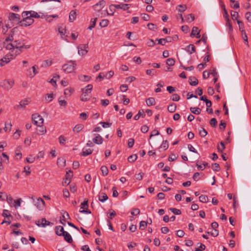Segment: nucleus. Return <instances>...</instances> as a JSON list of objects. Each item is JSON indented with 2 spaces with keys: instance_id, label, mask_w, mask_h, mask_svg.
Masks as SVG:
<instances>
[{
  "instance_id": "603ef678",
  "label": "nucleus",
  "mask_w": 251,
  "mask_h": 251,
  "mask_svg": "<svg viewBox=\"0 0 251 251\" xmlns=\"http://www.w3.org/2000/svg\"><path fill=\"white\" fill-rule=\"evenodd\" d=\"M175 60L174 59L170 58L167 59L166 64L170 66H173L175 65Z\"/></svg>"
},
{
  "instance_id": "4be33fe9",
  "label": "nucleus",
  "mask_w": 251,
  "mask_h": 251,
  "mask_svg": "<svg viewBox=\"0 0 251 251\" xmlns=\"http://www.w3.org/2000/svg\"><path fill=\"white\" fill-rule=\"evenodd\" d=\"M74 88L70 87L65 89L64 94L66 97H70L74 93Z\"/></svg>"
},
{
  "instance_id": "2eb2a0df",
  "label": "nucleus",
  "mask_w": 251,
  "mask_h": 251,
  "mask_svg": "<svg viewBox=\"0 0 251 251\" xmlns=\"http://www.w3.org/2000/svg\"><path fill=\"white\" fill-rule=\"evenodd\" d=\"M82 91V94L80 97L81 100L83 101H87L88 100H89V98L90 97L89 95L91 93H88V92H87L86 91Z\"/></svg>"
},
{
  "instance_id": "13d9d810",
  "label": "nucleus",
  "mask_w": 251,
  "mask_h": 251,
  "mask_svg": "<svg viewBox=\"0 0 251 251\" xmlns=\"http://www.w3.org/2000/svg\"><path fill=\"white\" fill-rule=\"evenodd\" d=\"M58 140H59V143L61 145H64L65 144L66 140V138L64 136L60 135L58 138Z\"/></svg>"
},
{
  "instance_id": "72a5a7b5",
  "label": "nucleus",
  "mask_w": 251,
  "mask_h": 251,
  "mask_svg": "<svg viewBox=\"0 0 251 251\" xmlns=\"http://www.w3.org/2000/svg\"><path fill=\"white\" fill-rule=\"evenodd\" d=\"M176 109V105L175 103H172L171 104H170L168 106V110L171 112L173 113L175 112Z\"/></svg>"
},
{
  "instance_id": "6ab92c4d",
  "label": "nucleus",
  "mask_w": 251,
  "mask_h": 251,
  "mask_svg": "<svg viewBox=\"0 0 251 251\" xmlns=\"http://www.w3.org/2000/svg\"><path fill=\"white\" fill-rule=\"evenodd\" d=\"M88 205H81L79 212L81 213L90 214L91 212L90 210L88 209Z\"/></svg>"
},
{
  "instance_id": "f03ea898",
  "label": "nucleus",
  "mask_w": 251,
  "mask_h": 251,
  "mask_svg": "<svg viewBox=\"0 0 251 251\" xmlns=\"http://www.w3.org/2000/svg\"><path fill=\"white\" fill-rule=\"evenodd\" d=\"M13 43L14 49H19L20 52H18V54L22 52L24 49H28L30 48V45H25L22 41L20 40H15Z\"/></svg>"
},
{
  "instance_id": "f704fd0d",
  "label": "nucleus",
  "mask_w": 251,
  "mask_h": 251,
  "mask_svg": "<svg viewBox=\"0 0 251 251\" xmlns=\"http://www.w3.org/2000/svg\"><path fill=\"white\" fill-rule=\"evenodd\" d=\"M200 201L202 203H206L208 201V198L207 196L201 195L199 197Z\"/></svg>"
},
{
  "instance_id": "79ce46f5",
  "label": "nucleus",
  "mask_w": 251,
  "mask_h": 251,
  "mask_svg": "<svg viewBox=\"0 0 251 251\" xmlns=\"http://www.w3.org/2000/svg\"><path fill=\"white\" fill-rule=\"evenodd\" d=\"M11 127L12 124L10 122H5L4 130L5 132L10 131L11 130Z\"/></svg>"
},
{
  "instance_id": "0e129e2a",
  "label": "nucleus",
  "mask_w": 251,
  "mask_h": 251,
  "mask_svg": "<svg viewBox=\"0 0 251 251\" xmlns=\"http://www.w3.org/2000/svg\"><path fill=\"white\" fill-rule=\"evenodd\" d=\"M210 125L213 127H216L217 124L216 119L214 118L211 119L210 121Z\"/></svg>"
},
{
  "instance_id": "69168bd1",
  "label": "nucleus",
  "mask_w": 251,
  "mask_h": 251,
  "mask_svg": "<svg viewBox=\"0 0 251 251\" xmlns=\"http://www.w3.org/2000/svg\"><path fill=\"white\" fill-rule=\"evenodd\" d=\"M29 17L31 18H38L40 17V16L37 12H36L35 11H30V14Z\"/></svg>"
},
{
  "instance_id": "473e14b6",
  "label": "nucleus",
  "mask_w": 251,
  "mask_h": 251,
  "mask_svg": "<svg viewBox=\"0 0 251 251\" xmlns=\"http://www.w3.org/2000/svg\"><path fill=\"white\" fill-rule=\"evenodd\" d=\"M190 110L192 113H193L194 114H196V115H199L201 112V109L199 107H191L190 108Z\"/></svg>"
},
{
  "instance_id": "7c9ffc66",
  "label": "nucleus",
  "mask_w": 251,
  "mask_h": 251,
  "mask_svg": "<svg viewBox=\"0 0 251 251\" xmlns=\"http://www.w3.org/2000/svg\"><path fill=\"white\" fill-rule=\"evenodd\" d=\"M115 11V5L111 4L109 6V11H107V14L108 15H113Z\"/></svg>"
},
{
  "instance_id": "b1692460",
  "label": "nucleus",
  "mask_w": 251,
  "mask_h": 251,
  "mask_svg": "<svg viewBox=\"0 0 251 251\" xmlns=\"http://www.w3.org/2000/svg\"><path fill=\"white\" fill-rule=\"evenodd\" d=\"M52 60H46L43 61L41 64V67L43 68H47L50 66L52 64Z\"/></svg>"
},
{
  "instance_id": "338daca9",
  "label": "nucleus",
  "mask_w": 251,
  "mask_h": 251,
  "mask_svg": "<svg viewBox=\"0 0 251 251\" xmlns=\"http://www.w3.org/2000/svg\"><path fill=\"white\" fill-rule=\"evenodd\" d=\"M220 167L219 164L215 163L212 164V169L214 171H219L220 170Z\"/></svg>"
},
{
  "instance_id": "393cba45",
  "label": "nucleus",
  "mask_w": 251,
  "mask_h": 251,
  "mask_svg": "<svg viewBox=\"0 0 251 251\" xmlns=\"http://www.w3.org/2000/svg\"><path fill=\"white\" fill-rule=\"evenodd\" d=\"M3 46L6 50H14V47L13 45V43H8L7 42H3Z\"/></svg>"
},
{
  "instance_id": "6e6d98bb",
  "label": "nucleus",
  "mask_w": 251,
  "mask_h": 251,
  "mask_svg": "<svg viewBox=\"0 0 251 251\" xmlns=\"http://www.w3.org/2000/svg\"><path fill=\"white\" fill-rule=\"evenodd\" d=\"M169 147V144L167 140H164L163 141L160 148H163L165 150H167Z\"/></svg>"
},
{
  "instance_id": "bf43d9fd",
  "label": "nucleus",
  "mask_w": 251,
  "mask_h": 251,
  "mask_svg": "<svg viewBox=\"0 0 251 251\" xmlns=\"http://www.w3.org/2000/svg\"><path fill=\"white\" fill-rule=\"evenodd\" d=\"M93 89V85L92 84H88L86 87L82 89V91H86L88 93H91Z\"/></svg>"
},
{
  "instance_id": "a19ab883",
  "label": "nucleus",
  "mask_w": 251,
  "mask_h": 251,
  "mask_svg": "<svg viewBox=\"0 0 251 251\" xmlns=\"http://www.w3.org/2000/svg\"><path fill=\"white\" fill-rule=\"evenodd\" d=\"M83 128V126L81 124L76 125L73 129V131L74 132H76V133H78Z\"/></svg>"
},
{
  "instance_id": "a211bd4d",
  "label": "nucleus",
  "mask_w": 251,
  "mask_h": 251,
  "mask_svg": "<svg viewBox=\"0 0 251 251\" xmlns=\"http://www.w3.org/2000/svg\"><path fill=\"white\" fill-rule=\"evenodd\" d=\"M30 102L29 99H25L22 100H21L20 102V104L19 105L17 106V107H21V108H25V106L27 105Z\"/></svg>"
},
{
  "instance_id": "e2e57ef3",
  "label": "nucleus",
  "mask_w": 251,
  "mask_h": 251,
  "mask_svg": "<svg viewBox=\"0 0 251 251\" xmlns=\"http://www.w3.org/2000/svg\"><path fill=\"white\" fill-rule=\"evenodd\" d=\"M147 26L148 28L151 30H155L156 29H157V26L152 23L148 24Z\"/></svg>"
},
{
  "instance_id": "bb28decb",
  "label": "nucleus",
  "mask_w": 251,
  "mask_h": 251,
  "mask_svg": "<svg viewBox=\"0 0 251 251\" xmlns=\"http://www.w3.org/2000/svg\"><path fill=\"white\" fill-rule=\"evenodd\" d=\"M21 147H18L15 151V158L16 159H20L22 158V154L21 152Z\"/></svg>"
},
{
  "instance_id": "7ed1b4c3",
  "label": "nucleus",
  "mask_w": 251,
  "mask_h": 251,
  "mask_svg": "<svg viewBox=\"0 0 251 251\" xmlns=\"http://www.w3.org/2000/svg\"><path fill=\"white\" fill-rule=\"evenodd\" d=\"M33 123L39 127H42L44 123L42 117L37 113H34L32 115Z\"/></svg>"
},
{
  "instance_id": "4468645a",
  "label": "nucleus",
  "mask_w": 251,
  "mask_h": 251,
  "mask_svg": "<svg viewBox=\"0 0 251 251\" xmlns=\"http://www.w3.org/2000/svg\"><path fill=\"white\" fill-rule=\"evenodd\" d=\"M66 232L64 230L63 227L61 226H57L55 227V233L58 236H63Z\"/></svg>"
},
{
  "instance_id": "2f4dec72",
  "label": "nucleus",
  "mask_w": 251,
  "mask_h": 251,
  "mask_svg": "<svg viewBox=\"0 0 251 251\" xmlns=\"http://www.w3.org/2000/svg\"><path fill=\"white\" fill-rule=\"evenodd\" d=\"M141 116H142V117H144L145 116V114H144V111L143 109L139 111L137 114H136L134 117V119L135 120H138Z\"/></svg>"
},
{
  "instance_id": "423d86ee",
  "label": "nucleus",
  "mask_w": 251,
  "mask_h": 251,
  "mask_svg": "<svg viewBox=\"0 0 251 251\" xmlns=\"http://www.w3.org/2000/svg\"><path fill=\"white\" fill-rule=\"evenodd\" d=\"M73 176V172L71 170L67 171L65 175V178L62 181V184L63 186L68 185L71 182V177Z\"/></svg>"
},
{
  "instance_id": "1a4fd4ad",
  "label": "nucleus",
  "mask_w": 251,
  "mask_h": 251,
  "mask_svg": "<svg viewBox=\"0 0 251 251\" xmlns=\"http://www.w3.org/2000/svg\"><path fill=\"white\" fill-rule=\"evenodd\" d=\"M105 5V1L100 0L98 3L93 6L94 10L97 12H100Z\"/></svg>"
},
{
  "instance_id": "5701e85b",
  "label": "nucleus",
  "mask_w": 251,
  "mask_h": 251,
  "mask_svg": "<svg viewBox=\"0 0 251 251\" xmlns=\"http://www.w3.org/2000/svg\"><path fill=\"white\" fill-rule=\"evenodd\" d=\"M146 103L148 106L154 105L156 103L155 100L154 98H149L146 100Z\"/></svg>"
},
{
  "instance_id": "ea45409f",
  "label": "nucleus",
  "mask_w": 251,
  "mask_h": 251,
  "mask_svg": "<svg viewBox=\"0 0 251 251\" xmlns=\"http://www.w3.org/2000/svg\"><path fill=\"white\" fill-rule=\"evenodd\" d=\"M108 218L110 219H113V218L116 215V212L112 209H110L109 210V212L108 213Z\"/></svg>"
},
{
  "instance_id": "37998d69",
  "label": "nucleus",
  "mask_w": 251,
  "mask_h": 251,
  "mask_svg": "<svg viewBox=\"0 0 251 251\" xmlns=\"http://www.w3.org/2000/svg\"><path fill=\"white\" fill-rule=\"evenodd\" d=\"M109 21L107 19H103L100 23V25L102 27H104L108 25Z\"/></svg>"
},
{
  "instance_id": "3c124183",
  "label": "nucleus",
  "mask_w": 251,
  "mask_h": 251,
  "mask_svg": "<svg viewBox=\"0 0 251 251\" xmlns=\"http://www.w3.org/2000/svg\"><path fill=\"white\" fill-rule=\"evenodd\" d=\"M2 158L3 162H5L6 164L9 163V157L4 152L2 153Z\"/></svg>"
},
{
  "instance_id": "cd10ccee",
  "label": "nucleus",
  "mask_w": 251,
  "mask_h": 251,
  "mask_svg": "<svg viewBox=\"0 0 251 251\" xmlns=\"http://www.w3.org/2000/svg\"><path fill=\"white\" fill-rule=\"evenodd\" d=\"M76 14L75 10H72L69 15V21L73 22L76 18Z\"/></svg>"
},
{
  "instance_id": "49530a36",
  "label": "nucleus",
  "mask_w": 251,
  "mask_h": 251,
  "mask_svg": "<svg viewBox=\"0 0 251 251\" xmlns=\"http://www.w3.org/2000/svg\"><path fill=\"white\" fill-rule=\"evenodd\" d=\"M100 170L103 176H105L107 175L108 173V170L105 166H102L100 168Z\"/></svg>"
},
{
  "instance_id": "c9c22d12",
  "label": "nucleus",
  "mask_w": 251,
  "mask_h": 251,
  "mask_svg": "<svg viewBox=\"0 0 251 251\" xmlns=\"http://www.w3.org/2000/svg\"><path fill=\"white\" fill-rule=\"evenodd\" d=\"M63 217V220L65 222L66 220L69 219L70 218V216L67 212L66 211L62 210L61 212Z\"/></svg>"
},
{
  "instance_id": "a18cd8bd",
  "label": "nucleus",
  "mask_w": 251,
  "mask_h": 251,
  "mask_svg": "<svg viewBox=\"0 0 251 251\" xmlns=\"http://www.w3.org/2000/svg\"><path fill=\"white\" fill-rule=\"evenodd\" d=\"M58 32L60 33V35L61 36L62 38L63 37V36L65 35L66 32V30L65 28L61 26L58 27Z\"/></svg>"
},
{
  "instance_id": "c756f323",
  "label": "nucleus",
  "mask_w": 251,
  "mask_h": 251,
  "mask_svg": "<svg viewBox=\"0 0 251 251\" xmlns=\"http://www.w3.org/2000/svg\"><path fill=\"white\" fill-rule=\"evenodd\" d=\"M91 78L90 76L87 75H80L78 76V79L82 81H89Z\"/></svg>"
},
{
  "instance_id": "e433bc0d",
  "label": "nucleus",
  "mask_w": 251,
  "mask_h": 251,
  "mask_svg": "<svg viewBox=\"0 0 251 251\" xmlns=\"http://www.w3.org/2000/svg\"><path fill=\"white\" fill-rule=\"evenodd\" d=\"M31 199L33 200L32 202L36 203V204H45V201L41 198H37L36 201L33 197H32Z\"/></svg>"
},
{
  "instance_id": "f3484780",
  "label": "nucleus",
  "mask_w": 251,
  "mask_h": 251,
  "mask_svg": "<svg viewBox=\"0 0 251 251\" xmlns=\"http://www.w3.org/2000/svg\"><path fill=\"white\" fill-rule=\"evenodd\" d=\"M93 141L96 144L100 145L103 142V138L100 134H97L96 137L93 139Z\"/></svg>"
},
{
  "instance_id": "09e8293b",
  "label": "nucleus",
  "mask_w": 251,
  "mask_h": 251,
  "mask_svg": "<svg viewBox=\"0 0 251 251\" xmlns=\"http://www.w3.org/2000/svg\"><path fill=\"white\" fill-rule=\"evenodd\" d=\"M92 153V150L88 149L86 150L85 151H83L81 153V155L85 156L87 155H88L89 154H91Z\"/></svg>"
},
{
  "instance_id": "5fc2aeb1",
  "label": "nucleus",
  "mask_w": 251,
  "mask_h": 251,
  "mask_svg": "<svg viewBox=\"0 0 251 251\" xmlns=\"http://www.w3.org/2000/svg\"><path fill=\"white\" fill-rule=\"evenodd\" d=\"M169 210L176 215H180L181 214V211L179 209L176 208H171L169 209Z\"/></svg>"
},
{
  "instance_id": "ddd939ff",
  "label": "nucleus",
  "mask_w": 251,
  "mask_h": 251,
  "mask_svg": "<svg viewBox=\"0 0 251 251\" xmlns=\"http://www.w3.org/2000/svg\"><path fill=\"white\" fill-rule=\"evenodd\" d=\"M173 38L168 36L165 38H161V39H157L156 40L158 41V44H161L162 45H164L165 42H171Z\"/></svg>"
},
{
  "instance_id": "39448f33",
  "label": "nucleus",
  "mask_w": 251,
  "mask_h": 251,
  "mask_svg": "<svg viewBox=\"0 0 251 251\" xmlns=\"http://www.w3.org/2000/svg\"><path fill=\"white\" fill-rule=\"evenodd\" d=\"M34 22V20L30 17L24 18L23 20L19 22L20 26H28L31 25Z\"/></svg>"
},
{
  "instance_id": "20e7f679",
  "label": "nucleus",
  "mask_w": 251,
  "mask_h": 251,
  "mask_svg": "<svg viewBox=\"0 0 251 251\" xmlns=\"http://www.w3.org/2000/svg\"><path fill=\"white\" fill-rule=\"evenodd\" d=\"M15 58V56L10 53L6 54L3 57L0 59V67L3 66L8 64L11 60Z\"/></svg>"
},
{
  "instance_id": "4d7b16f0",
  "label": "nucleus",
  "mask_w": 251,
  "mask_h": 251,
  "mask_svg": "<svg viewBox=\"0 0 251 251\" xmlns=\"http://www.w3.org/2000/svg\"><path fill=\"white\" fill-rule=\"evenodd\" d=\"M199 134L201 137H204L207 134V132L204 128H202L199 130Z\"/></svg>"
},
{
  "instance_id": "9d476101",
  "label": "nucleus",
  "mask_w": 251,
  "mask_h": 251,
  "mask_svg": "<svg viewBox=\"0 0 251 251\" xmlns=\"http://www.w3.org/2000/svg\"><path fill=\"white\" fill-rule=\"evenodd\" d=\"M36 224L38 226L46 227L47 226L52 225L53 224L48 221H47L45 218H42L41 220L38 221L36 222Z\"/></svg>"
},
{
  "instance_id": "680f3d73",
  "label": "nucleus",
  "mask_w": 251,
  "mask_h": 251,
  "mask_svg": "<svg viewBox=\"0 0 251 251\" xmlns=\"http://www.w3.org/2000/svg\"><path fill=\"white\" fill-rule=\"evenodd\" d=\"M171 99L173 101H177L179 100L180 97L178 95H177L176 94H174L172 95V96L171 97Z\"/></svg>"
},
{
  "instance_id": "f8f14e48",
  "label": "nucleus",
  "mask_w": 251,
  "mask_h": 251,
  "mask_svg": "<svg viewBox=\"0 0 251 251\" xmlns=\"http://www.w3.org/2000/svg\"><path fill=\"white\" fill-rule=\"evenodd\" d=\"M17 30V27H14L11 29L10 31V33L9 34L8 36H7L4 42H11L13 41L14 40L13 35L14 34V32H16Z\"/></svg>"
},
{
  "instance_id": "4c0bfd02",
  "label": "nucleus",
  "mask_w": 251,
  "mask_h": 251,
  "mask_svg": "<svg viewBox=\"0 0 251 251\" xmlns=\"http://www.w3.org/2000/svg\"><path fill=\"white\" fill-rule=\"evenodd\" d=\"M176 8V9L178 10V12H182L186 10V9H187V6L185 4H180L177 5Z\"/></svg>"
},
{
  "instance_id": "c03bdc74",
  "label": "nucleus",
  "mask_w": 251,
  "mask_h": 251,
  "mask_svg": "<svg viewBox=\"0 0 251 251\" xmlns=\"http://www.w3.org/2000/svg\"><path fill=\"white\" fill-rule=\"evenodd\" d=\"M195 20V16L193 14H188L186 17V21L187 22L190 23Z\"/></svg>"
},
{
  "instance_id": "0eeeda50",
  "label": "nucleus",
  "mask_w": 251,
  "mask_h": 251,
  "mask_svg": "<svg viewBox=\"0 0 251 251\" xmlns=\"http://www.w3.org/2000/svg\"><path fill=\"white\" fill-rule=\"evenodd\" d=\"M88 46L87 44H81L78 46V53L80 55H85L88 50H86Z\"/></svg>"
},
{
  "instance_id": "8fccbe9b",
  "label": "nucleus",
  "mask_w": 251,
  "mask_h": 251,
  "mask_svg": "<svg viewBox=\"0 0 251 251\" xmlns=\"http://www.w3.org/2000/svg\"><path fill=\"white\" fill-rule=\"evenodd\" d=\"M147 226V223H146L145 221H142L140 222L139 228L141 230H144Z\"/></svg>"
},
{
  "instance_id": "58836bf2",
  "label": "nucleus",
  "mask_w": 251,
  "mask_h": 251,
  "mask_svg": "<svg viewBox=\"0 0 251 251\" xmlns=\"http://www.w3.org/2000/svg\"><path fill=\"white\" fill-rule=\"evenodd\" d=\"M2 215L5 217L7 219H9L10 218H12L10 212L7 210H3V213L2 214Z\"/></svg>"
},
{
  "instance_id": "412c9836",
  "label": "nucleus",
  "mask_w": 251,
  "mask_h": 251,
  "mask_svg": "<svg viewBox=\"0 0 251 251\" xmlns=\"http://www.w3.org/2000/svg\"><path fill=\"white\" fill-rule=\"evenodd\" d=\"M186 50L190 54H192L196 51V48L193 44H190L186 47Z\"/></svg>"
},
{
  "instance_id": "de8ad7c7",
  "label": "nucleus",
  "mask_w": 251,
  "mask_h": 251,
  "mask_svg": "<svg viewBox=\"0 0 251 251\" xmlns=\"http://www.w3.org/2000/svg\"><path fill=\"white\" fill-rule=\"evenodd\" d=\"M97 19H98V18H94V19L91 20V25L88 27V29L92 30V28L95 26Z\"/></svg>"
},
{
  "instance_id": "774afa93",
  "label": "nucleus",
  "mask_w": 251,
  "mask_h": 251,
  "mask_svg": "<svg viewBox=\"0 0 251 251\" xmlns=\"http://www.w3.org/2000/svg\"><path fill=\"white\" fill-rule=\"evenodd\" d=\"M140 210L138 208H134L133 209V210L131 212V215L133 216H137L140 214Z\"/></svg>"
},
{
  "instance_id": "052dcab7",
  "label": "nucleus",
  "mask_w": 251,
  "mask_h": 251,
  "mask_svg": "<svg viewBox=\"0 0 251 251\" xmlns=\"http://www.w3.org/2000/svg\"><path fill=\"white\" fill-rule=\"evenodd\" d=\"M231 16L232 17V19L234 20H237V18L238 17V13L236 11H231Z\"/></svg>"
},
{
  "instance_id": "aec40b11",
  "label": "nucleus",
  "mask_w": 251,
  "mask_h": 251,
  "mask_svg": "<svg viewBox=\"0 0 251 251\" xmlns=\"http://www.w3.org/2000/svg\"><path fill=\"white\" fill-rule=\"evenodd\" d=\"M189 82L192 86H196L198 84L199 81L196 77L190 76L189 78Z\"/></svg>"
},
{
  "instance_id": "9b49d317",
  "label": "nucleus",
  "mask_w": 251,
  "mask_h": 251,
  "mask_svg": "<svg viewBox=\"0 0 251 251\" xmlns=\"http://www.w3.org/2000/svg\"><path fill=\"white\" fill-rule=\"evenodd\" d=\"M2 84L5 89L9 90L12 87L14 82L12 80H6L3 81Z\"/></svg>"
},
{
  "instance_id": "864d4df0",
  "label": "nucleus",
  "mask_w": 251,
  "mask_h": 251,
  "mask_svg": "<svg viewBox=\"0 0 251 251\" xmlns=\"http://www.w3.org/2000/svg\"><path fill=\"white\" fill-rule=\"evenodd\" d=\"M137 158V156L136 154H132L128 157L127 159L129 162H133L136 160Z\"/></svg>"
},
{
  "instance_id": "dca6fc26",
  "label": "nucleus",
  "mask_w": 251,
  "mask_h": 251,
  "mask_svg": "<svg viewBox=\"0 0 251 251\" xmlns=\"http://www.w3.org/2000/svg\"><path fill=\"white\" fill-rule=\"evenodd\" d=\"M191 36H196L197 38H200L201 36L200 35V30L196 26H194L191 33Z\"/></svg>"
},
{
  "instance_id": "f257e3e1",
  "label": "nucleus",
  "mask_w": 251,
  "mask_h": 251,
  "mask_svg": "<svg viewBox=\"0 0 251 251\" xmlns=\"http://www.w3.org/2000/svg\"><path fill=\"white\" fill-rule=\"evenodd\" d=\"M76 66L75 61H70L62 66V69L66 73H71L73 72Z\"/></svg>"
},
{
  "instance_id": "6e6552de",
  "label": "nucleus",
  "mask_w": 251,
  "mask_h": 251,
  "mask_svg": "<svg viewBox=\"0 0 251 251\" xmlns=\"http://www.w3.org/2000/svg\"><path fill=\"white\" fill-rule=\"evenodd\" d=\"M9 20L12 23H18L19 24L20 16L18 14L10 13L8 16Z\"/></svg>"
},
{
  "instance_id": "a878e982",
  "label": "nucleus",
  "mask_w": 251,
  "mask_h": 251,
  "mask_svg": "<svg viewBox=\"0 0 251 251\" xmlns=\"http://www.w3.org/2000/svg\"><path fill=\"white\" fill-rule=\"evenodd\" d=\"M64 237V239L69 243H71L73 242V239L71 235L67 232H66L63 235Z\"/></svg>"
},
{
  "instance_id": "c85d7f7f",
  "label": "nucleus",
  "mask_w": 251,
  "mask_h": 251,
  "mask_svg": "<svg viewBox=\"0 0 251 251\" xmlns=\"http://www.w3.org/2000/svg\"><path fill=\"white\" fill-rule=\"evenodd\" d=\"M108 197L105 193H101L99 196V200L103 202L108 199Z\"/></svg>"
}]
</instances>
